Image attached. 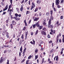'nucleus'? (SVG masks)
Listing matches in <instances>:
<instances>
[{"label": "nucleus", "instance_id": "f257e3e1", "mask_svg": "<svg viewBox=\"0 0 64 64\" xmlns=\"http://www.w3.org/2000/svg\"><path fill=\"white\" fill-rule=\"evenodd\" d=\"M51 20H50V21H48V28H50L51 29H53V25H51Z\"/></svg>", "mask_w": 64, "mask_h": 64}, {"label": "nucleus", "instance_id": "f03ea898", "mask_svg": "<svg viewBox=\"0 0 64 64\" xmlns=\"http://www.w3.org/2000/svg\"><path fill=\"white\" fill-rule=\"evenodd\" d=\"M11 5H10L9 6V8L8 11V12H9V11H10V12L9 13V14L10 15H11V12H13V10H12L11 9H10V8H11Z\"/></svg>", "mask_w": 64, "mask_h": 64}, {"label": "nucleus", "instance_id": "7ed1b4c3", "mask_svg": "<svg viewBox=\"0 0 64 64\" xmlns=\"http://www.w3.org/2000/svg\"><path fill=\"white\" fill-rule=\"evenodd\" d=\"M5 61V59L4 58H3L2 59H0V63H2V62H3V61Z\"/></svg>", "mask_w": 64, "mask_h": 64}, {"label": "nucleus", "instance_id": "20e7f679", "mask_svg": "<svg viewBox=\"0 0 64 64\" xmlns=\"http://www.w3.org/2000/svg\"><path fill=\"white\" fill-rule=\"evenodd\" d=\"M36 26H37L38 27H39V22H38L36 23Z\"/></svg>", "mask_w": 64, "mask_h": 64}, {"label": "nucleus", "instance_id": "39448f33", "mask_svg": "<svg viewBox=\"0 0 64 64\" xmlns=\"http://www.w3.org/2000/svg\"><path fill=\"white\" fill-rule=\"evenodd\" d=\"M55 2L56 3V5H59V0H56V2Z\"/></svg>", "mask_w": 64, "mask_h": 64}, {"label": "nucleus", "instance_id": "423d86ee", "mask_svg": "<svg viewBox=\"0 0 64 64\" xmlns=\"http://www.w3.org/2000/svg\"><path fill=\"white\" fill-rule=\"evenodd\" d=\"M50 19L49 20V21L51 20H51H52L53 19V17L52 16H51L50 17Z\"/></svg>", "mask_w": 64, "mask_h": 64}, {"label": "nucleus", "instance_id": "0eeeda50", "mask_svg": "<svg viewBox=\"0 0 64 64\" xmlns=\"http://www.w3.org/2000/svg\"><path fill=\"white\" fill-rule=\"evenodd\" d=\"M14 18H15L16 20L17 21H18V20H20V18H18V17H14Z\"/></svg>", "mask_w": 64, "mask_h": 64}, {"label": "nucleus", "instance_id": "6e6552de", "mask_svg": "<svg viewBox=\"0 0 64 64\" xmlns=\"http://www.w3.org/2000/svg\"><path fill=\"white\" fill-rule=\"evenodd\" d=\"M59 23V22H58V20L57 22H56V25H58V27L60 25V24H58V23Z\"/></svg>", "mask_w": 64, "mask_h": 64}, {"label": "nucleus", "instance_id": "1a4fd4ad", "mask_svg": "<svg viewBox=\"0 0 64 64\" xmlns=\"http://www.w3.org/2000/svg\"><path fill=\"white\" fill-rule=\"evenodd\" d=\"M38 58V55H37L35 56V59L36 60Z\"/></svg>", "mask_w": 64, "mask_h": 64}, {"label": "nucleus", "instance_id": "9d476101", "mask_svg": "<svg viewBox=\"0 0 64 64\" xmlns=\"http://www.w3.org/2000/svg\"><path fill=\"white\" fill-rule=\"evenodd\" d=\"M62 36L63 37V38L62 39V42L63 43H64V35L63 34L62 35Z\"/></svg>", "mask_w": 64, "mask_h": 64}, {"label": "nucleus", "instance_id": "9b49d317", "mask_svg": "<svg viewBox=\"0 0 64 64\" xmlns=\"http://www.w3.org/2000/svg\"><path fill=\"white\" fill-rule=\"evenodd\" d=\"M46 16H49V12H47L46 14Z\"/></svg>", "mask_w": 64, "mask_h": 64}, {"label": "nucleus", "instance_id": "f8f14e48", "mask_svg": "<svg viewBox=\"0 0 64 64\" xmlns=\"http://www.w3.org/2000/svg\"><path fill=\"white\" fill-rule=\"evenodd\" d=\"M53 51H54V50L52 49L50 51V54H51L53 52Z\"/></svg>", "mask_w": 64, "mask_h": 64}, {"label": "nucleus", "instance_id": "ddd939ff", "mask_svg": "<svg viewBox=\"0 0 64 64\" xmlns=\"http://www.w3.org/2000/svg\"><path fill=\"white\" fill-rule=\"evenodd\" d=\"M36 2L37 4H40V0H37Z\"/></svg>", "mask_w": 64, "mask_h": 64}, {"label": "nucleus", "instance_id": "4468645a", "mask_svg": "<svg viewBox=\"0 0 64 64\" xmlns=\"http://www.w3.org/2000/svg\"><path fill=\"white\" fill-rule=\"evenodd\" d=\"M12 23L13 25H14L16 24V23L15 22L14 20L12 21Z\"/></svg>", "mask_w": 64, "mask_h": 64}, {"label": "nucleus", "instance_id": "2eb2a0df", "mask_svg": "<svg viewBox=\"0 0 64 64\" xmlns=\"http://www.w3.org/2000/svg\"><path fill=\"white\" fill-rule=\"evenodd\" d=\"M38 20V18H36L34 20V21H37V20Z\"/></svg>", "mask_w": 64, "mask_h": 64}, {"label": "nucleus", "instance_id": "dca6fc26", "mask_svg": "<svg viewBox=\"0 0 64 64\" xmlns=\"http://www.w3.org/2000/svg\"><path fill=\"white\" fill-rule=\"evenodd\" d=\"M16 10H17V12L19 13V9L18 8H16Z\"/></svg>", "mask_w": 64, "mask_h": 64}, {"label": "nucleus", "instance_id": "f3484780", "mask_svg": "<svg viewBox=\"0 0 64 64\" xmlns=\"http://www.w3.org/2000/svg\"><path fill=\"white\" fill-rule=\"evenodd\" d=\"M26 15H27V14H29V13H30V11H27L26 12Z\"/></svg>", "mask_w": 64, "mask_h": 64}, {"label": "nucleus", "instance_id": "a211bd4d", "mask_svg": "<svg viewBox=\"0 0 64 64\" xmlns=\"http://www.w3.org/2000/svg\"><path fill=\"white\" fill-rule=\"evenodd\" d=\"M50 14L51 15V16L52 15V14H53V10H52L50 11Z\"/></svg>", "mask_w": 64, "mask_h": 64}, {"label": "nucleus", "instance_id": "6ab92c4d", "mask_svg": "<svg viewBox=\"0 0 64 64\" xmlns=\"http://www.w3.org/2000/svg\"><path fill=\"white\" fill-rule=\"evenodd\" d=\"M38 30H37L36 31V33L35 34L37 35V34L38 33Z\"/></svg>", "mask_w": 64, "mask_h": 64}, {"label": "nucleus", "instance_id": "aec40b11", "mask_svg": "<svg viewBox=\"0 0 64 64\" xmlns=\"http://www.w3.org/2000/svg\"><path fill=\"white\" fill-rule=\"evenodd\" d=\"M42 29L43 30H44V31L46 30V28L45 27L43 28Z\"/></svg>", "mask_w": 64, "mask_h": 64}, {"label": "nucleus", "instance_id": "412c9836", "mask_svg": "<svg viewBox=\"0 0 64 64\" xmlns=\"http://www.w3.org/2000/svg\"><path fill=\"white\" fill-rule=\"evenodd\" d=\"M26 26H25L23 28V31H25V30H26Z\"/></svg>", "mask_w": 64, "mask_h": 64}, {"label": "nucleus", "instance_id": "4be33fe9", "mask_svg": "<svg viewBox=\"0 0 64 64\" xmlns=\"http://www.w3.org/2000/svg\"><path fill=\"white\" fill-rule=\"evenodd\" d=\"M33 28H35V27L36 26V25L35 24L33 25Z\"/></svg>", "mask_w": 64, "mask_h": 64}, {"label": "nucleus", "instance_id": "5701e85b", "mask_svg": "<svg viewBox=\"0 0 64 64\" xmlns=\"http://www.w3.org/2000/svg\"><path fill=\"white\" fill-rule=\"evenodd\" d=\"M40 44H43V42L42 40H40Z\"/></svg>", "mask_w": 64, "mask_h": 64}, {"label": "nucleus", "instance_id": "b1692460", "mask_svg": "<svg viewBox=\"0 0 64 64\" xmlns=\"http://www.w3.org/2000/svg\"><path fill=\"white\" fill-rule=\"evenodd\" d=\"M20 51H21L22 52V46H21V47L20 48Z\"/></svg>", "mask_w": 64, "mask_h": 64}, {"label": "nucleus", "instance_id": "393cba45", "mask_svg": "<svg viewBox=\"0 0 64 64\" xmlns=\"http://www.w3.org/2000/svg\"><path fill=\"white\" fill-rule=\"evenodd\" d=\"M44 31H43V30H42L41 31V32L42 34V35H43V34L44 33Z\"/></svg>", "mask_w": 64, "mask_h": 64}, {"label": "nucleus", "instance_id": "a878e982", "mask_svg": "<svg viewBox=\"0 0 64 64\" xmlns=\"http://www.w3.org/2000/svg\"><path fill=\"white\" fill-rule=\"evenodd\" d=\"M15 16L16 17H17L18 16V14L17 13H16L15 14Z\"/></svg>", "mask_w": 64, "mask_h": 64}, {"label": "nucleus", "instance_id": "bb28decb", "mask_svg": "<svg viewBox=\"0 0 64 64\" xmlns=\"http://www.w3.org/2000/svg\"><path fill=\"white\" fill-rule=\"evenodd\" d=\"M24 36V35L23 34H22L21 36V38L22 39H23V38H23Z\"/></svg>", "mask_w": 64, "mask_h": 64}, {"label": "nucleus", "instance_id": "cd10ccee", "mask_svg": "<svg viewBox=\"0 0 64 64\" xmlns=\"http://www.w3.org/2000/svg\"><path fill=\"white\" fill-rule=\"evenodd\" d=\"M32 5L33 6H34V7H35V4H34V2H32Z\"/></svg>", "mask_w": 64, "mask_h": 64}, {"label": "nucleus", "instance_id": "c85d7f7f", "mask_svg": "<svg viewBox=\"0 0 64 64\" xmlns=\"http://www.w3.org/2000/svg\"><path fill=\"white\" fill-rule=\"evenodd\" d=\"M7 62L6 64H9V60H7Z\"/></svg>", "mask_w": 64, "mask_h": 64}, {"label": "nucleus", "instance_id": "c756f323", "mask_svg": "<svg viewBox=\"0 0 64 64\" xmlns=\"http://www.w3.org/2000/svg\"><path fill=\"white\" fill-rule=\"evenodd\" d=\"M42 24L44 25H46V23L44 22H43Z\"/></svg>", "mask_w": 64, "mask_h": 64}, {"label": "nucleus", "instance_id": "7c9ffc66", "mask_svg": "<svg viewBox=\"0 0 64 64\" xmlns=\"http://www.w3.org/2000/svg\"><path fill=\"white\" fill-rule=\"evenodd\" d=\"M54 11H55V12H56L57 11V10H56V8H54Z\"/></svg>", "mask_w": 64, "mask_h": 64}, {"label": "nucleus", "instance_id": "2f4dec72", "mask_svg": "<svg viewBox=\"0 0 64 64\" xmlns=\"http://www.w3.org/2000/svg\"><path fill=\"white\" fill-rule=\"evenodd\" d=\"M23 7H21L20 9V10L21 11H22V10H23Z\"/></svg>", "mask_w": 64, "mask_h": 64}, {"label": "nucleus", "instance_id": "473e14b6", "mask_svg": "<svg viewBox=\"0 0 64 64\" xmlns=\"http://www.w3.org/2000/svg\"><path fill=\"white\" fill-rule=\"evenodd\" d=\"M44 58H43L42 59V63H43V62H44V63L45 62H44Z\"/></svg>", "mask_w": 64, "mask_h": 64}, {"label": "nucleus", "instance_id": "72a5a7b5", "mask_svg": "<svg viewBox=\"0 0 64 64\" xmlns=\"http://www.w3.org/2000/svg\"><path fill=\"white\" fill-rule=\"evenodd\" d=\"M31 58V56H30L28 58V59H30Z\"/></svg>", "mask_w": 64, "mask_h": 64}, {"label": "nucleus", "instance_id": "f704fd0d", "mask_svg": "<svg viewBox=\"0 0 64 64\" xmlns=\"http://www.w3.org/2000/svg\"><path fill=\"white\" fill-rule=\"evenodd\" d=\"M33 44L34 45H35V40H34V39L33 40Z\"/></svg>", "mask_w": 64, "mask_h": 64}, {"label": "nucleus", "instance_id": "c9c22d12", "mask_svg": "<svg viewBox=\"0 0 64 64\" xmlns=\"http://www.w3.org/2000/svg\"><path fill=\"white\" fill-rule=\"evenodd\" d=\"M37 10H38V9H37V8H36L34 12H36V11H37Z\"/></svg>", "mask_w": 64, "mask_h": 64}, {"label": "nucleus", "instance_id": "e433bc0d", "mask_svg": "<svg viewBox=\"0 0 64 64\" xmlns=\"http://www.w3.org/2000/svg\"><path fill=\"white\" fill-rule=\"evenodd\" d=\"M33 8H34V6H32L31 8V10H32V9Z\"/></svg>", "mask_w": 64, "mask_h": 64}, {"label": "nucleus", "instance_id": "4c0bfd02", "mask_svg": "<svg viewBox=\"0 0 64 64\" xmlns=\"http://www.w3.org/2000/svg\"><path fill=\"white\" fill-rule=\"evenodd\" d=\"M52 43V40H50V41L49 42V43H50V44Z\"/></svg>", "mask_w": 64, "mask_h": 64}, {"label": "nucleus", "instance_id": "58836bf2", "mask_svg": "<svg viewBox=\"0 0 64 64\" xmlns=\"http://www.w3.org/2000/svg\"><path fill=\"white\" fill-rule=\"evenodd\" d=\"M43 35H46V32H44Z\"/></svg>", "mask_w": 64, "mask_h": 64}, {"label": "nucleus", "instance_id": "ea45409f", "mask_svg": "<svg viewBox=\"0 0 64 64\" xmlns=\"http://www.w3.org/2000/svg\"><path fill=\"white\" fill-rule=\"evenodd\" d=\"M10 26H11V28H12L13 27V25H12V24H11L10 25Z\"/></svg>", "mask_w": 64, "mask_h": 64}, {"label": "nucleus", "instance_id": "a19ab883", "mask_svg": "<svg viewBox=\"0 0 64 64\" xmlns=\"http://www.w3.org/2000/svg\"><path fill=\"white\" fill-rule=\"evenodd\" d=\"M38 50H35V52L36 53H37V52H38Z\"/></svg>", "mask_w": 64, "mask_h": 64}, {"label": "nucleus", "instance_id": "79ce46f5", "mask_svg": "<svg viewBox=\"0 0 64 64\" xmlns=\"http://www.w3.org/2000/svg\"><path fill=\"white\" fill-rule=\"evenodd\" d=\"M56 61H58V57H56Z\"/></svg>", "mask_w": 64, "mask_h": 64}, {"label": "nucleus", "instance_id": "37998d69", "mask_svg": "<svg viewBox=\"0 0 64 64\" xmlns=\"http://www.w3.org/2000/svg\"><path fill=\"white\" fill-rule=\"evenodd\" d=\"M48 38H50V35L49 34H48Z\"/></svg>", "mask_w": 64, "mask_h": 64}, {"label": "nucleus", "instance_id": "c03bdc74", "mask_svg": "<svg viewBox=\"0 0 64 64\" xmlns=\"http://www.w3.org/2000/svg\"><path fill=\"white\" fill-rule=\"evenodd\" d=\"M58 8H60L61 7V6H60V5H58Z\"/></svg>", "mask_w": 64, "mask_h": 64}, {"label": "nucleus", "instance_id": "a18cd8bd", "mask_svg": "<svg viewBox=\"0 0 64 64\" xmlns=\"http://www.w3.org/2000/svg\"><path fill=\"white\" fill-rule=\"evenodd\" d=\"M20 44H21V43H22V42H23L22 41V40H20Z\"/></svg>", "mask_w": 64, "mask_h": 64}, {"label": "nucleus", "instance_id": "49530a36", "mask_svg": "<svg viewBox=\"0 0 64 64\" xmlns=\"http://www.w3.org/2000/svg\"><path fill=\"white\" fill-rule=\"evenodd\" d=\"M6 12H3L2 15H4V14H6Z\"/></svg>", "mask_w": 64, "mask_h": 64}, {"label": "nucleus", "instance_id": "de8ad7c7", "mask_svg": "<svg viewBox=\"0 0 64 64\" xmlns=\"http://www.w3.org/2000/svg\"><path fill=\"white\" fill-rule=\"evenodd\" d=\"M54 3H52V7L53 8H54Z\"/></svg>", "mask_w": 64, "mask_h": 64}, {"label": "nucleus", "instance_id": "09e8293b", "mask_svg": "<svg viewBox=\"0 0 64 64\" xmlns=\"http://www.w3.org/2000/svg\"><path fill=\"white\" fill-rule=\"evenodd\" d=\"M24 61H25L24 60H22L21 62L22 63H23V62H24Z\"/></svg>", "mask_w": 64, "mask_h": 64}, {"label": "nucleus", "instance_id": "8fccbe9b", "mask_svg": "<svg viewBox=\"0 0 64 64\" xmlns=\"http://www.w3.org/2000/svg\"><path fill=\"white\" fill-rule=\"evenodd\" d=\"M64 2V0H61V3H63V2Z\"/></svg>", "mask_w": 64, "mask_h": 64}, {"label": "nucleus", "instance_id": "3c124183", "mask_svg": "<svg viewBox=\"0 0 64 64\" xmlns=\"http://www.w3.org/2000/svg\"><path fill=\"white\" fill-rule=\"evenodd\" d=\"M4 53H7V50H5L4 52Z\"/></svg>", "mask_w": 64, "mask_h": 64}, {"label": "nucleus", "instance_id": "603ef678", "mask_svg": "<svg viewBox=\"0 0 64 64\" xmlns=\"http://www.w3.org/2000/svg\"><path fill=\"white\" fill-rule=\"evenodd\" d=\"M28 34V31H27V32H26L25 33V35L26 36H27V35Z\"/></svg>", "mask_w": 64, "mask_h": 64}, {"label": "nucleus", "instance_id": "864d4df0", "mask_svg": "<svg viewBox=\"0 0 64 64\" xmlns=\"http://www.w3.org/2000/svg\"><path fill=\"white\" fill-rule=\"evenodd\" d=\"M4 47H6H6H9V46L8 45L7 46H5Z\"/></svg>", "mask_w": 64, "mask_h": 64}, {"label": "nucleus", "instance_id": "5fc2aeb1", "mask_svg": "<svg viewBox=\"0 0 64 64\" xmlns=\"http://www.w3.org/2000/svg\"><path fill=\"white\" fill-rule=\"evenodd\" d=\"M42 28H43V26H41L40 27V29H41Z\"/></svg>", "mask_w": 64, "mask_h": 64}, {"label": "nucleus", "instance_id": "6e6d98bb", "mask_svg": "<svg viewBox=\"0 0 64 64\" xmlns=\"http://www.w3.org/2000/svg\"><path fill=\"white\" fill-rule=\"evenodd\" d=\"M63 16H60V19H63Z\"/></svg>", "mask_w": 64, "mask_h": 64}, {"label": "nucleus", "instance_id": "4d7b16f0", "mask_svg": "<svg viewBox=\"0 0 64 64\" xmlns=\"http://www.w3.org/2000/svg\"><path fill=\"white\" fill-rule=\"evenodd\" d=\"M24 0H23L21 2V4H22V3H24Z\"/></svg>", "mask_w": 64, "mask_h": 64}, {"label": "nucleus", "instance_id": "13d9d810", "mask_svg": "<svg viewBox=\"0 0 64 64\" xmlns=\"http://www.w3.org/2000/svg\"><path fill=\"white\" fill-rule=\"evenodd\" d=\"M31 20H30L28 24H30V23H31Z\"/></svg>", "mask_w": 64, "mask_h": 64}, {"label": "nucleus", "instance_id": "bf43d9fd", "mask_svg": "<svg viewBox=\"0 0 64 64\" xmlns=\"http://www.w3.org/2000/svg\"><path fill=\"white\" fill-rule=\"evenodd\" d=\"M16 57H15V58L14 59V61H15L16 60Z\"/></svg>", "mask_w": 64, "mask_h": 64}, {"label": "nucleus", "instance_id": "052dcab7", "mask_svg": "<svg viewBox=\"0 0 64 64\" xmlns=\"http://www.w3.org/2000/svg\"><path fill=\"white\" fill-rule=\"evenodd\" d=\"M52 28H51V31L52 33H53V30H52Z\"/></svg>", "mask_w": 64, "mask_h": 64}, {"label": "nucleus", "instance_id": "680f3d73", "mask_svg": "<svg viewBox=\"0 0 64 64\" xmlns=\"http://www.w3.org/2000/svg\"><path fill=\"white\" fill-rule=\"evenodd\" d=\"M39 15L40 16H42V14L41 12H40L39 13Z\"/></svg>", "mask_w": 64, "mask_h": 64}, {"label": "nucleus", "instance_id": "e2e57ef3", "mask_svg": "<svg viewBox=\"0 0 64 64\" xmlns=\"http://www.w3.org/2000/svg\"><path fill=\"white\" fill-rule=\"evenodd\" d=\"M19 55L20 57V56H21V52H19Z\"/></svg>", "mask_w": 64, "mask_h": 64}, {"label": "nucleus", "instance_id": "0e129e2a", "mask_svg": "<svg viewBox=\"0 0 64 64\" xmlns=\"http://www.w3.org/2000/svg\"><path fill=\"white\" fill-rule=\"evenodd\" d=\"M56 39H59V35H58L56 36Z\"/></svg>", "mask_w": 64, "mask_h": 64}, {"label": "nucleus", "instance_id": "69168bd1", "mask_svg": "<svg viewBox=\"0 0 64 64\" xmlns=\"http://www.w3.org/2000/svg\"><path fill=\"white\" fill-rule=\"evenodd\" d=\"M53 33L54 34H55V30H54L53 31Z\"/></svg>", "mask_w": 64, "mask_h": 64}, {"label": "nucleus", "instance_id": "338daca9", "mask_svg": "<svg viewBox=\"0 0 64 64\" xmlns=\"http://www.w3.org/2000/svg\"><path fill=\"white\" fill-rule=\"evenodd\" d=\"M24 23H26V20H24Z\"/></svg>", "mask_w": 64, "mask_h": 64}, {"label": "nucleus", "instance_id": "774afa93", "mask_svg": "<svg viewBox=\"0 0 64 64\" xmlns=\"http://www.w3.org/2000/svg\"><path fill=\"white\" fill-rule=\"evenodd\" d=\"M5 9L6 10H7V9H8V7L6 6V7H5Z\"/></svg>", "mask_w": 64, "mask_h": 64}]
</instances>
